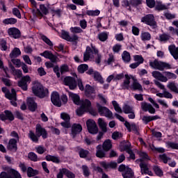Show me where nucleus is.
I'll use <instances>...</instances> for the list:
<instances>
[{
    "mask_svg": "<svg viewBox=\"0 0 178 178\" xmlns=\"http://www.w3.org/2000/svg\"><path fill=\"white\" fill-rule=\"evenodd\" d=\"M98 38L102 42H105L108 40V34L106 32H102L98 34Z\"/></svg>",
    "mask_w": 178,
    "mask_h": 178,
    "instance_id": "09e8293b",
    "label": "nucleus"
},
{
    "mask_svg": "<svg viewBox=\"0 0 178 178\" xmlns=\"http://www.w3.org/2000/svg\"><path fill=\"white\" fill-rule=\"evenodd\" d=\"M123 137V135L122 133H119V131H114L112 134V138L113 140H119V138H122Z\"/></svg>",
    "mask_w": 178,
    "mask_h": 178,
    "instance_id": "338daca9",
    "label": "nucleus"
},
{
    "mask_svg": "<svg viewBox=\"0 0 178 178\" xmlns=\"http://www.w3.org/2000/svg\"><path fill=\"white\" fill-rule=\"evenodd\" d=\"M68 95L70 99H72L74 105H81V100H80V96L79 95L69 92Z\"/></svg>",
    "mask_w": 178,
    "mask_h": 178,
    "instance_id": "4be33fe9",
    "label": "nucleus"
},
{
    "mask_svg": "<svg viewBox=\"0 0 178 178\" xmlns=\"http://www.w3.org/2000/svg\"><path fill=\"white\" fill-rule=\"evenodd\" d=\"M98 125L99 129H101L102 131H104V133H106V131H108V128H106V127L108 126V124L105 122L104 119L102 118L98 119Z\"/></svg>",
    "mask_w": 178,
    "mask_h": 178,
    "instance_id": "c756f323",
    "label": "nucleus"
},
{
    "mask_svg": "<svg viewBox=\"0 0 178 178\" xmlns=\"http://www.w3.org/2000/svg\"><path fill=\"white\" fill-rule=\"evenodd\" d=\"M18 87H20L23 91H27V90H29V86L22 80L18 81Z\"/></svg>",
    "mask_w": 178,
    "mask_h": 178,
    "instance_id": "8fccbe9b",
    "label": "nucleus"
},
{
    "mask_svg": "<svg viewBox=\"0 0 178 178\" xmlns=\"http://www.w3.org/2000/svg\"><path fill=\"white\" fill-rule=\"evenodd\" d=\"M88 70V65L87 64H81L78 66V72L83 74V73L87 72Z\"/></svg>",
    "mask_w": 178,
    "mask_h": 178,
    "instance_id": "37998d69",
    "label": "nucleus"
},
{
    "mask_svg": "<svg viewBox=\"0 0 178 178\" xmlns=\"http://www.w3.org/2000/svg\"><path fill=\"white\" fill-rule=\"evenodd\" d=\"M123 178H134V171L130 168H127V170L122 172Z\"/></svg>",
    "mask_w": 178,
    "mask_h": 178,
    "instance_id": "c85d7f7f",
    "label": "nucleus"
},
{
    "mask_svg": "<svg viewBox=\"0 0 178 178\" xmlns=\"http://www.w3.org/2000/svg\"><path fill=\"white\" fill-rule=\"evenodd\" d=\"M168 51L170 54L172 55V56L175 59V60H177L178 59V47H176V45L171 44L168 47Z\"/></svg>",
    "mask_w": 178,
    "mask_h": 178,
    "instance_id": "a878e982",
    "label": "nucleus"
},
{
    "mask_svg": "<svg viewBox=\"0 0 178 178\" xmlns=\"http://www.w3.org/2000/svg\"><path fill=\"white\" fill-rule=\"evenodd\" d=\"M141 23H144V24H147L152 29H156L158 27V23L155 19V16L153 14H147L145 16L142 17L140 19Z\"/></svg>",
    "mask_w": 178,
    "mask_h": 178,
    "instance_id": "6e6552de",
    "label": "nucleus"
},
{
    "mask_svg": "<svg viewBox=\"0 0 178 178\" xmlns=\"http://www.w3.org/2000/svg\"><path fill=\"white\" fill-rule=\"evenodd\" d=\"M81 106L85 109L87 112H89L90 115L93 116L97 115V112L95 111L94 109L91 107V101L88 100V99H86L84 101H81Z\"/></svg>",
    "mask_w": 178,
    "mask_h": 178,
    "instance_id": "9b49d317",
    "label": "nucleus"
},
{
    "mask_svg": "<svg viewBox=\"0 0 178 178\" xmlns=\"http://www.w3.org/2000/svg\"><path fill=\"white\" fill-rule=\"evenodd\" d=\"M120 151L121 152H123L126 151V152H129V151L131 150V144L128 143V144H122L120 145Z\"/></svg>",
    "mask_w": 178,
    "mask_h": 178,
    "instance_id": "e433bc0d",
    "label": "nucleus"
},
{
    "mask_svg": "<svg viewBox=\"0 0 178 178\" xmlns=\"http://www.w3.org/2000/svg\"><path fill=\"white\" fill-rule=\"evenodd\" d=\"M32 92L35 97L42 99V98H45L49 94V90L44 87L41 83L35 82L32 86Z\"/></svg>",
    "mask_w": 178,
    "mask_h": 178,
    "instance_id": "20e7f679",
    "label": "nucleus"
},
{
    "mask_svg": "<svg viewBox=\"0 0 178 178\" xmlns=\"http://www.w3.org/2000/svg\"><path fill=\"white\" fill-rule=\"evenodd\" d=\"M32 13L33 16H36L37 17H43L44 15L47 16L48 13H49V10L45 6V4H40V9L37 8L32 10Z\"/></svg>",
    "mask_w": 178,
    "mask_h": 178,
    "instance_id": "9d476101",
    "label": "nucleus"
},
{
    "mask_svg": "<svg viewBox=\"0 0 178 178\" xmlns=\"http://www.w3.org/2000/svg\"><path fill=\"white\" fill-rule=\"evenodd\" d=\"M143 3V0H130V4L132 8H137Z\"/></svg>",
    "mask_w": 178,
    "mask_h": 178,
    "instance_id": "5fc2aeb1",
    "label": "nucleus"
},
{
    "mask_svg": "<svg viewBox=\"0 0 178 178\" xmlns=\"http://www.w3.org/2000/svg\"><path fill=\"white\" fill-rule=\"evenodd\" d=\"M100 165L104 169H116V168H118V163L115 161H111L110 163L102 161L100 163Z\"/></svg>",
    "mask_w": 178,
    "mask_h": 178,
    "instance_id": "393cba45",
    "label": "nucleus"
},
{
    "mask_svg": "<svg viewBox=\"0 0 178 178\" xmlns=\"http://www.w3.org/2000/svg\"><path fill=\"white\" fill-rule=\"evenodd\" d=\"M64 173L67 178H76V175L73 172L69 170L67 168H65Z\"/></svg>",
    "mask_w": 178,
    "mask_h": 178,
    "instance_id": "13d9d810",
    "label": "nucleus"
},
{
    "mask_svg": "<svg viewBox=\"0 0 178 178\" xmlns=\"http://www.w3.org/2000/svg\"><path fill=\"white\" fill-rule=\"evenodd\" d=\"M19 140L15 139V138H10L8 140V143L7 144L6 148L8 151H10V152H17V142Z\"/></svg>",
    "mask_w": 178,
    "mask_h": 178,
    "instance_id": "f3484780",
    "label": "nucleus"
},
{
    "mask_svg": "<svg viewBox=\"0 0 178 178\" xmlns=\"http://www.w3.org/2000/svg\"><path fill=\"white\" fill-rule=\"evenodd\" d=\"M112 149V140L111 139H106L104 141L102 145H98L96 147V156L100 159H103L105 157V154L109 152Z\"/></svg>",
    "mask_w": 178,
    "mask_h": 178,
    "instance_id": "f03ea898",
    "label": "nucleus"
},
{
    "mask_svg": "<svg viewBox=\"0 0 178 178\" xmlns=\"http://www.w3.org/2000/svg\"><path fill=\"white\" fill-rule=\"evenodd\" d=\"M20 55H22V51H20V49L15 47L10 54V58L11 59H13V58H17L18 56H20Z\"/></svg>",
    "mask_w": 178,
    "mask_h": 178,
    "instance_id": "7c9ffc66",
    "label": "nucleus"
},
{
    "mask_svg": "<svg viewBox=\"0 0 178 178\" xmlns=\"http://www.w3.org/2000/svg\"><path fill=\"white\" fill-rule=\"evenodd\" d=\"M122 60L124 63H129L130 60H131V56H130V53L127 51H124L122 54Z\"/></svg>",
    "mask_w": 178,
    "mask_h": 178,
    "instance_id": "72a5a7b5",
    "label": "nucleus"
},
{
    "mask_svg": "<svg viewBox=\"0 0 178 178\" xmlns=\"http://www.w3.org/2000/svg\"><path fill=\"white\" fill-rule=\"evenodd\" d=\"M122 110L125 115H129V113L133 112V107L130 106L129 104H124L122 107Z\"/></svg>",
    "mask_w": 178,
    "mask_h": 178,
    "instance_id": "de8ad7c7",
    "label": "nucleus"
},
{
    "mask_svg": "<svg viewBox=\"0 0 178 178\" xmlns=\"http://www.w3.org/2000/svg\"><path fill=\"white\" fill-rule=\"evenodd\" d=\"M132 88L134 91L137 90L138 91H143V86L138 82H134L132 84Z\"/></svg>",
    "mask_w": 178,
    "mask_h": 178,
    "instance_id": "4d7b16f0",
    "label": "nucleus"
},
{
    "mask_svg": "<svg viewBox=\"0 0 178 178\" xmlns=\"http://www.w3.org/2000/svg\"><path fill=\"white\" fill-rule=\"evenodd\" d=\"M139 166L140 168L142 173H145V175H147L148 173L147 172H149V169L148 168V165H147V163L144 162H140Z\"/></svg>",
    "mask_w": 178,
    "mask_h": 178,
    "instance_id": "ea45409f",
    "label": "nucleus"
},
{
    "mask_svg": "<svg viewBox=\"0 0 178 178\" xmlns=\"http://www.w3.org/2000/svg\"><path fill=\"white\" fill-rule=\"evenodd\" d=\"M141 108L143 112H149V113H151L152 115H154L155 113V108L152 106V104L147 102H142L141 103Z\"/></svg>",
    "mask_w": 178,
    "mask_h": 178,
    "instance_id": "aec40b11",
    "label": "nucleus"
},
{
    "mask_svg": "<svg viewBox=\"0 0 178 178\" xmlns=\"http://www.w3.org/2000/svg\"><path fill=\"white\" fill-rule=\"evenodd\" d=\"M45 159L47 161V162H53V163H56V165H59V163L62 162L60 156L51 154H47L45 156Z\"/></svg>",
    "mask_w": 178,
    "mask_h": 178,
    "instance_id": "5701e85b",
    "label": "nucleus"
},
{
    "mask_svg": "<svg viewBox=\"0 0 178 178\" xmlns=\"http://www.w3.org/2000/svg\"><path fill=\"white\" fill-rule=\"evenodd\" d=\"M122 6L123 8H127L129 12H131V6L130 4V0H122Z\"/></svg>",
    "mask_w": 178,
    "mask_h": 178,
    "instance_id": "864d4df0",
    "label": "nucleus"
},
{
    "mask_svg": "<svg viewBox=\"0 0 178 178\" xmlns=\"http://www.w3.org/2000/svg\"><path fill=\"white\" fill-rule=\"evenodd\" d=\"M70 30L74 34H80V33H83V29L79 26L71 27Z\"/></svg>",
    "mask_w": 178,
    "mask_h": 178,
    "instance_id": "69168bd1",
    "label": "nucleus"
},
{
    "mask_svg": "<svg viewBox=\"0 0 178 178\" xmlns=\"http://www.w3.org/2000/svg\"><path fill=\"white\" fill-rule=\"evenodd\" d=\"M124 77H125V80H124V82L122 85V90H129L130 88V79H133V75H128L126 74L124 75Z\"/></svg>",
    "mask_w": 178,
    "mask_h": 178,
    "instance_id": "bb28decb",
    "label": "nucleus"
},
{
    "mask_svg": "<svg viewBox=\"0 0 178 178\" xmlns=\"http://www.w3.org/2000/svg\"><path fill=\"white\" fill-rule=\"evenodd\" d=\"M86 126L88 133L90 134H98V127L93 120H88L86 122Z\"/></svg>",
    "mask_w": 178,
    "mask_h": 178,
    "instance_id": "f8f14e48",
    "label": "nucleus"
},
{
    "mask_svg": "<svg viewBox=\"0 0 178 178\" xmlns=\"http://www.w3.org/2000/svg\"><path fill=\"white\" fill-rule=\"evenodd\" d=\"M93 74H94L93 79H94L95 81H98L101 84H104V79L102 78V76H101V74H99V72L95 71L93 73Z\"/></svg>",
    "mask_w": 178,
    "mask_h": 178,
    "instance_id": "f704fd0d",
    "label": "nucleus"
},
{
    "mask_svg": "<svg viewBox=\"0 0 178 178\" xmlns=\"http://www.w3.org/2000/svg\"><path fill=\"white\" fill-rule=\"evenodd\" d=\"M0 120H1V122H6V120L13 122V120H15V115L12 111L9 110H5L3 113L0 114Z\"/></svg>",
    "mask_w": 178,
    "mask_h": 178,
    "instance_id": "4468645a",
    "label": "nucleus"
},
{
    "mask_svg": "<svg viewBox=\"0 0 178 178\" xmlns=\"http://www.w3.org/2000/svg\"><path fill=\"white\" fill-rule=\"evenodd\" d=\"M140 38L142 41H149L151 40V33H149V32L142 33Z\"/></svg>",
    "mask_w": 178,
    "mask_h": 178,
    "instance_id": "a18cd8bd",
    "label": "nucleus"
},
{
    "mask_svg": "<svg viewBox=\"0 0 178 178\" xmlns=\"http://www.w3.org/2000/svg\"><path fill=\"white\" fill-rule=\"evenodd\" d=\"M118 156V153L115 150H111L110 153H105V156L104 158H115Z\"/></svg>",
    "mask_w": 178,
    "mask_h": 178,
    "instance_id": "bf43d9fd",
    "label": "nucleus"
},
{
    "mask_svg": "<svg viewBox=\"0 0 178 178\" xmlns=\"http://www.w3.org/2000/svg\"><path fill=\"white\" fill-rule=\"evenodd\" d=\"M78 154L79 155V157L82 159H86V161H91V153H90V151L88 149H86L83 147H78Z\"/></svg>",
    "mask_w": 178,
    "mask_h": 178,
    "instance_id": "dca6fc26",
    "label": "nucleus"
},
{
    "mask_svg": "<svg viewBox=\"0 0 178 178\" xmlns=\"http://www.w3.org/2000/svg\"><path fill=\"white\" fill-rule=\"evenodd\" d=\"M86 112H87V111L81 106H80V107L76 110V113L77 116H79V117L83 116V115H84V113H86Z\"/></svg>",
    "mask_w": 178,
    "mask_h": 178,
    "instance_id": "e2e57ef3",
    "label": "nucleus"
},
{
    "mask_svg": "<svg viewBox=\"0 0 178 178\" xmlns=\"http://www.w3.org/2000/svg\"><path fill=\"white\" fill-rule=\"evenodd\" d=\"M96 106L100 116H105L106 118H108V119L114 118L113 113H112L107 107L102 106L99 103H97Z\"/></svg>",
    "mask_w": 178,
    "mask_h": 178,
    "instance_id": "1a4fd4ad",
    "label": "nucleus"
},
{
    "mask_svg": "<svg viewBox=\"0 0 178 178\" xmlns=\"http://www.w3.org/2000/svg\"><path fill=\"white\" fill-rule=\"evenodd\" d=\"M94 92H95V89H94V87L89 84L86 85L85 94L86 97H90V95H91V94H94Z\"/></svg>",
    "mask_w": 178,
    "mask_h": 178,
    "instance_id": "473e14b6",
    "label": "nucleus"
},
{
    "mask_svg": "<svg viewBox=\"0 0 178 178\" xmlns=\"http://www.w3.org/2000/svg\"><path fill=\"white\" fill-rule=\"evenodd\" d=\"M138 155L140 156V162H144V161H151V158L148 156V154L145 152H139Z\"/></svg>",
    "mask_w": 178,
    "mask_h": 178,
    "instance_id": "2f4dec72",
    "label": "nucleus"
},
{
    "mask_svg": "<svg viewBox=\"0 0 178 178\" xmlns=\"http://www.w3.org/2000/svg\"><path fill=\"white\" fill-rule=\"evenodd\" d=\"M170 38V36H169V35L165 34V33H163L159 35V40L161 42H163L165 41H169Z\"/></svg>",
    "mask_w": 178,
    "mask_h": 178,
    "instance_id": "052dcab7",
    "label": "nucleus"
},
{
    "mask_svg": "<svg viewBox=\"0 0 178 178\" xmlns=\"http://www.w3.org/2000/svg\"><path fill=\"white\" fill-rule=\"evenodd\" d=\"M69 72V66L66 64H63L60 67V72L61 74L67 73Z\"/></svg>",
    "mask_w": 178,
    "mask_h": 178,
    "instance_id": "680f3d73",
    "label": "nucleus"
},
{
    "mask_svg": "<svg viewBox=\"0 0 178 178\" xmlns=\"http://www.w3.org/2000/svg\"><path fill=\"white\" fill-rule=\"evenodd\" d=\"M40 137H42L43 140L48 138V131H47V129L42 127L40 124H37L35 126V133L33 131V130H30L28 134V138H30L32 143L38 144Z\"/></svg>",
    "mask_w": 178,
    "mask_h": 178,
    "instance_id": "f257e3e1",
    "label": "nucleus"
},
{
    "mask_svg": "<svg viewBox=\"0 0 178 178\" xmlns=\"http://www.w3.org/2000/svg\"><path fill=\"white\" fill-rule=\"evenodd\" d=\"M91 55H97V57L95 58V63L99 65V63H101V59H102V56L98 54V49L95 46H92V44H91V47L90 46L86 47V51L83 53V62L90 60Z\"/></svg>",
    "mask_w": 178,
    "mask_h": 178,
    "instance_id": "7ed1b4c3",
    "label": "nucleus"
},
{
    "mask_svg": "<svg viewBox=\"0 0 178 178\" xmlns=\"http://www.w3.org/2000/svg\"><path fill=\"white\" fill-rule=\"evenodd\" d=\"M99 13H101V11H99V10H88L86 11V15L88 16H99Z\"/></svg>",
    "mask_w": 178,
    "mask_h": 178,
    "instance_id": "603ef678",
    "label": "nucleus"
},
{
    "mask_svg": "<svg viewBox=\"0 0 178 178\" xmlns=\"http://www.w3.org/2000/svg\"><path fill=\"white\" fill-rule=\"evenodd\" d=\"M26 175L28 177H34L40 175V171L38 170H34L32 167H28Z\"/></svg>",
    "mask_w": 178,
    "mask_h": 178,
    "instance_id": "cd10ccee",
    "label": "nucleus"
},
{
    "mask_svg": "<svg viewBox=\"0 0 178 178\" xmlns=\"http://www.w3.org/2000/svg\"><path fill=\"white\" fill-rule=\"evenodd\" d=\"M83 175L85 177H89L91 172H90V168L86 165H82Z\"/></svg>",
    "mask_w": 178,
    "mask_h": 178,
    "instance_id": "49530a36",
    "label": "nucleus"
},
{
    "mask_svg": "<svg viewBox=\"0 0 178 178\" xmlns=\"http://www.w3.org/2000/svg\"><path fill=\"white\" fill-rule=\"evenodd\" d=\"M65 86H67L70 90H76L77 88V81L73 76H65L64 78Z\"/></svg>",
    "mask_w": 178,
    "mask_h": 178,
    "instance_id": "ddd939ff",
    "label": "nucleus"
},
{
    "mask_svg": "<svg viewBox=\"0 0 178 178\" xmlns=\"http://www.w3.org/2000/svg\"><path fill=\"white\" fill-rule=\"evenodd\" d=\"M17 23V19L10 17V18H6L3 20V24H6V26L9 24H16Z\"/></svg>",
    "mask_w": 178,
    "mask_h": 178,
    "instance_id": "c9c22d12",
    "label": "nucleus"
},
{
    "mask_svg": "<svg viewBox=\"0 0 178 178\" xmlns=\"http://www.w3.org/2000/svg\"><path fill=\"white\" fill-rule=\"evenodd\" d=\"M7 42L5 39H1L0 40V47H1V51H8V45H6Z\"/></svg>",
    "mask_w": 178,
    "mask_h": 178,
    "instance_id": "0e129e2a",
    "label": "nucleus"
},
{
    "mask_svg": "<svg viewBox=\"0 0 178 178\" xmlns=\"http://www.w3.org/2000/svg\"><path fill=\"white\" fill-rule=\"evenodd\" d=\"M36 152L39 154L40 155H42L46 151L47 149L44 147V146L39 145L37 147H35Z\"/></svg>",
    "mask_w": 178,
    "mask_h": 178,
    "instance_id": "774afa93",
    "label": "nucleus"
},
{
    "mask_svg": "<svg viewBox=\"0 0 178 178\" xmlns=\"http://www.w3.org/2000/svg\"><path fill=\"white\" fill-rule=\"evenodd\" d=\"M27 106H28V109L31 112H35V111H37V108H38V105L37 104V102H35V100H34L33 97L28 98Z\"/></svg>",
    "mask_w": 178,
    "mask_h": 178,
    "instance_id": "412c9836",
    "label": "nucleus"
},
{
    "mask_svg": "<svg viewBox=\"0 0 178 178\" xmlns=\"http://www.w3.org/2000/svg\"><path fill=\"white\" fill-rule=\"evenodd\" d=\"M149 66L152 67V69L160 70V72H163L165 69H172L170 64L163 61H159L156 59L154 61H149Z\"/></svg>",
    "mask_w": 178,
    "mask_h": 178,
    "instance_id": "0eeeda50",
    "label": "nucleus"
},
{
    "mask_svg": "<svg viewBox=\"0 0 178 178\" xmlns=\"http://www.w3.org/2000/svg\"><path fill=\"white\" fill-rule=\"evenodd\" d=\"M155 6V10H158L159 12H161V10H166L168 8L165 5L162 4V2L157 1L156 5Z\"/></svg>",
    "mask_w": 178,
    "mask_h": 178,
    "instance_id": "4c0bfd02",
    "label": "nucleus"
},
{
    "mask_svg": "<svg viewBox=\"0 0 178 178\" xmlns=\"http://www.w3.org/2000/svg\"><path fill=\"white\" fill-rule=\"evenodd\" d=\"M5 170H7V172L2 171L0 173V178H22L20 172L17 170H15V168L7 167Z\"/></svg>",
    "mask_w": 178,
    "mask_h": 178,
    "instance_id": "423d86ee",
    "label": "nucleus"
},
{
    "mask_svg": "<svg viewBox=\"0 0 178 178\" xmlns=\"http://www.w3.org/2000/svg\"><path fill=\"white\" fill-rule=\"evenodd\" d=\"M158 119H161V117L159 115H143L142 118V121L144 124H148L150 122H152L154 120H158Z\"/></svg>",
    "mask_w": 178,
    "mask_h": 178,
    "instance_id": "b1692460",
    "label": "nucleus"
},
{
    "mask_svg": "<svg viewBox=\"0 0 178 178\" xmlns=\"http://www.w3.org/2000/svg\"><path fill=\"white\" fill-rule=\"evenodd\" d=\"M51 101L54 106H57L58 108H60L62 106L60 96L58 92L55 91L51 93Z\"/></svg>",
    "mask_w": 178,
    "mask_h": 178,
    "instance_id": "2eb2a0df",
    "label": "nucleus"
},
{
    "mask_svg": "<svg viewBox=\"0 0 178 178\" xmlns=\"http://www.w3.org/2000/svg\"><path fill=\"white\" fill-rule=\"evenodd\" d=\"M168 87L169 90L171 91H173V92H175V94H178V88L177 86H176V84L173 82H170L168 85Z\"/></svg>",
    "mask_w": 178,
    "mask_h": 178,
    "instance_id": "3c124183",
    "label": "nucleus"
},
{
    "mask_svg": "<svg viewBox=\"0 0 178 178\" xmlns=\"http://www.w3.org/2000/svg\"><path fill=\"white\" fill-rule=\"evenodd\" d=\"M28 158L32 162H38V156L34 152H30L28 154Z\"/></svg>",
    "mask_w": 178,
    "mask_h": 178,
    "instance_id": "a19ab883",
    "label": "nucleus"
},
{
    "mask_svg": "<svg viewBox=\"0 0 178 178\" xmlns=\"http://www.w3.org/2000/svg\"><path fill=\"white\" fill-rule=\"evenodd\" d=\"M40 38L44 42H45V44L49 45V47H54V43L52 42V41H51L49 38H48V37H47V35H40Z\"/></svg>",
    "mask_w": 178,
    "mask_h": 178,
    "instance_id": "58836bf2",
    "label": "nucleus"
},
{
    "mask_svg": "<svg viewBox=\"0 0 178 178\" xmlns=\"http://www.w3.org/2000/svg\"><path fill=\"white\" fill-rule=\"evenodd\" d=\"M152 76L154 79L159 80V81H163V83H166L168 81V79H177V75L170 72H164V74L166 76H163L161 72L159 71H153L152 73Z\"/></svg>",
    "mask_w": 178,
    "mask_h": 178,
    "instance_id": "39448f33",
    "label": "nucleus"
},
{
    "mask_svg": "<svg viewBox=\"0 0 178 178\" xmlns=\"http://www.w3.org/2000/svg\"><path fill=\"white\" fill-rule=\"evenodd\" d=\"M83 131V127L80 124L74 123L72 124L71 128V134L73 138L77 136V134H80Z\"/></svg>",
    "mask_w": 178,
    "mask_h": 178,
    "instance_id": "a211bd4d",
    "label": "nucleus"
},
{
    "mask_svg": "<svg viewBox=\"0 0 178 178\" xmlns=\"http://www.w3.org/2000/svg\"><path fill=\"white\" fill-rule=\"evenodd\" d=\"M8 34L10 35V37H13V38L15 39L20 38V37H22V33L20 32V30L15 27L8 29Z\"/></svg>",
    "mask_w": 178,
    "mask_h": 178,
    "instance_id": "6ab92c4d",
    "label": "nucleus"
},
{
    "mask_svg": "<svg viewBox=\"0 0 178 178\" xmlns=\"http://www.w3.org/2000/svg\"><path fill=\"white\" fill-rule=\"evenodd\" d=\"M134 60H135L136 63H139V65L144 63V58H143L141 55H135L134 56Z\"/></svg>",
    "mask_w": 178,
    "mask_h": 178,
    "instance_id": "6e6d98bb",
    "label": "nucleus"
},
{
    "mask_svg": "<svg viewBox=\"0 0 178 178\" xmlns=\"http://www.w3.org/2000/svg\"><path fill=\"white\" fill-rule=\"evenodd\" d=\"M112 105L115 111V112H118V113H122L123 111L122 110V108H120V106H119V104H118V102L116 100H113L112 102Z\"/></svg>",
    "mask_w": 178,
    "mask_h": 178,
    "instance_id": "c03bdc74",
    "label": "nucleus"
},
{
    "mask_svg": "<svg viewBox=\"0 0 178 178\" xmlns=\"http://www.w3.org/2000/svg\"><path fill=\"white\" fill-rule=\"evenodd\" d=\"M153 170L156 176H159V177H162V176H163V171H162V169H161L159 166L154 165L153 167Z\"/></svg>",
    "mask_w": 178,
    "mask_h": 178,
    "instance_id": "79ce46f5",
    "label": "nucleus"
}]
</instances>
